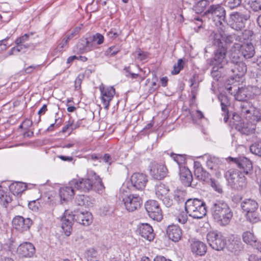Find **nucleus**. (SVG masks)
<instances>
[{
    "label": "nucleus",
    "instance_id": "nucleus-20",
    "mask_svg": "<svg viewBox=\"0 0 261 261\" xmlns=\"http://www.w3.org/2000/svg\"><path fill=\"white\" fill-rule=\"evenodd\" d=\"M32 224L31 219L30 218L24 219L20 216H17L12 220L13 228L20 232L29 230Z\"/></svg>",
    "mask_w": 261,
    "mask_h": 261
},
{
    "label": "nucleus",
    "instance_id": "nucleus-57",
    "mask_svg": "<svg viewBox=\"0 0 261 261\" xmlns=\"http://www.w3.org/2000/svg\"><path fill=\"white\" fill-rule=\"evenodd\" d=\"M211 186L218 193H221L223 191L221 186L216 181L211 180Z\"/></svg>",
    "mask_w": 261,
    "mask_h": 261
},
{
    "label": "nucleus",
    "instance_id": "nucleus-8",
    "mask_svg": "<svg viewBox=\"0 0 261 261\" xmlns=\"http://www.w3.org/2000/svg\"><path fill=\"white\" fill-rule=\"evenodd\" d=\"M229 185L233 189L241 190L245 189L247 184L246 178L234 169H229L225 174Z\"/></svg>",
    "mask_w": 261,
    "mask_h": 261
},
{
    "label": "nucleus",
    "instance_id": "nucleus-50",
    "mask_svg": "<svg viewBox=\"0 0 261 261\" xmlns=\"http://www.w3.org/2000/svg\"><path fill=\"white\" fill-rule=\"evenodd\" d=\"M182 63V59H180L178 60L177 65L174 66L173 70L171 71L172 74H177L180 72L181 69L183 68Z\"/></svg>",
    "mask_w": 261,
    "mask_h": 261
},
{
    "label": "nucleus",
    "instance_id": "nucleus-59",
    "mask_svg": "<svg viewBox=\"0 0 261 261\" xmlns=\"http://www.w3.org/2000/svg\"><path fill=\"white\" fill-rule=\"evenodd\" d=\"M83 75L79 74L75 80V88L76 90L80 89Z\"/></svg>",
    "mask_w": 261,
    "mask_h": 261
},
{
    "label": "nucleus",
    "instance_id": "nucleus-17",
    "mask_svg": "<svg viewBox=\"0 0 261 261\" xmlns=\"http://www.w3.org/2000/svg\"><path fill=\"white\" fill-rule=\"evenodd\" d=\"M125 208L129 212L138 210L142 204L141 198L137 195L129 194L122 197Z\"/></svg>",
    "mask_w": 261,
    "mask_h": 261
},
{
    "label": "nucleus",
    "instance_id": "nucleus-3",
    "mask_svg": "<svg viewBox=\"0 0 261 261\" xmlns=\"http://www.w3.org/2000/svg\"><path fill=\"white\" fill-rule=\"evenodd\" d=\"M235 105L238 112L246 120H252L254 122L261 121L260 113L250 101H238Z\"/></svg>",
    "mask_w": 261,
    "mask_h": 261
},
{
    "label": "nucleus",
    "instance_id": "nucleus-61",
    "mask_svg": "<svg viewBox=\"0 0 261 261\" xmlns=\"http://www.w3.org/2000/svg\"><path fill=\"white\" fill-rule=\"evenodd\" d=\"M58 120H59V119H56L55 123L50 124V125L47 128V130L48 131H52L53 130V127L55 125L57 127L60 126V125H61V122H60L58 123Z\"/></svg>",
    "mask_w": 261,
    "mask_h": 261
},
{
    "label": "nucleus",
    "instance_id": "nucleus-39",
    "mask_svg": "<svg viewBox=\"0 0 261 261\" xmlns=\"http://www.w3.org/2000/svg\"><path fill=\"white\" fill-rule=\"evenodd\" d=\"M243 241L246 244L253 246L256 243V238L250 231H245L242 234Z\"/></svg>",
    "mask_w": 261,
    "mask_h": 261
},
{
    "label": "nucleus",
    "instance_id": "nucleus-63",
    "mask_svg": "<svg viewBox=\"0 0 261 261\" xmlns=\"http://www.w3.org/2000/svg\"><path fill=\"white\" fill-rule=\"evenodd\" d=\"M47 106L46 105H44L42 108L39 110L38 112V114L41 115V114H44L45 112L47 111Z\"/></svg>",
    "mask_w": 261,
    "mask_h": 261
},
{
    "label": "nucleus",
    "instance_id": "nucleus-7",
    "mask_svg": "<svg viewBox=\"0 0 261 261\" xmlns=\"http://www.w3.org/2000/svg\"><path fill=\"white\" fill-rule=\"evenodd\" d=\"M98 33L87 35L81 38L73 48V52L77 54L87 53L97 48Z\"/></svg>",
    "mask_w": 261,
    "mask_h": 261
},
{
    "label": "nucleus",
    "instance_id": "nucleus-45",
    "mask_svg": "<svg viewBox=\"0 0 261 261\" xmlns=\"http://www.w3.org/2000/svg\"><path fill=\"white\" fill-rule=\"evenodd\" d=\"M68 42L65 40L64 38H63L61 43L55 49L53 53L54 56H57L58 54L62 53L64 48L67 46Z\"/></svg>",
    "mask_w": 261,
    "mask_h": 261
},
{
    "label": "nucleus",
    "instance_id": "nucleus-31",
    "mask_svg": "<svg viewBox=\"0 0 261 261\" xmlns=\"http://www.w3.org/2000/svg\"><path fill=\"white\" fill-rule=\"evenodd\" d=\"M191 248L193 253L200 256L204 255L207 250L206 245L199 241H193L191 244Z\"/></svg>",
    "mask_w": 261,
    "mask_h": 261
},
{
    "label": "nucleus",
    "instance_id": "nucleus-33",
    "mask_svg": "<svg viewBox=\"0 0 261 261\" xmlns=\"http://www.w3.org/2000/svg\"><path fill=\"white\" fill-rule=\"evenodd\" d=\"M220 161L219 158L215 156H210L206 161V166L208 168L212 170L216 171L215 174L217 177H219L221 173L218 171L219 168Z\"/></svg>",
    "mask_w": 261,
    "mask_h": 261
},
{
    "label": "nucleus",
    "instance_id": "nucleus-25",
    "mask_svg": "<svg viewBox=\"0 0 261 261\" xmlns=\"http://www.w3.org/2000/svg\"><path fill=\"white\" fill-rule=\"evenodd\" d=\"M33 34L32 33L25 34L20 37L17 38L15 40V43L17 45L11 48V49L8 53V56H11L16 53H18L22 50L23 48H28L29 46L23 44V43L29 41L30 37L33 36Z\"/></svg>",
    "mask_w": 261,
    "mask_h": 261
},
{
    "label": "nucleus",
    "instance_id": "nucleus-47",
    "mask_svg": "<svg viewBox=\"0 0 261 261\" xmlns=\"http://www.w3.org/2000/svg\"><path fill=\"white\" fill-rule=\"evenodd\" d=\"M81 29V27H77L74 30H73L70 33L67 34L64 37L65 40H67L69 42L74 37L76 36L80 32Z\"/></svg>",
    "mask_w": 261,
    "mask_h": 261
},
{
    "label": "nucleus",
    "instance_id": "nucleus-58",
    "mask_svg": "<svg viewBox=\"0 0 261 261\" xmlns=\"http://www.w3.org/2000/svg\"><path fill=\"white\" fill-rule=\"evenodd\" d=\"M41 67L40 65H32L30 66H28L25 69V71L27 73H31L34 70H38Z\"/></svg>",
    "mask_w": 261,
    "mask_h": 261
},
{
    "label": "nucleus",
    "instance_id": "nucleus-34",
    "mask_svg": "<svg viewBox=\"0 0 261 261\" xmlns=\"http://www.w3.org/2000/svg\"><path fill=\"white\" fill-rule=\"evenodd\" d=\"M194 175L198 180L203 181H207L210 178V174L201 166L195 168Z\"/></svg>",
    "mask_w": 261,
    "mask_h": 261
},
{
    "label": "nucleus",
    "instance_id": "nucleus-5",
    "mask_svg": "<svg viewBox=\"0 0 261 261\" xmlns=\"http://www.w3.org/2000/svg\"><path fill=\"white\" fill-rule=\"evenodd\" d=\"M258 205L254 199L246 198L241 202V207L247 221L256 223L261 220V217L257 212Z\"/></svg>",
    "mask_w": 261,
    "mask_h": 261
},
{
    "label": "nucleus",
    "instance_id": "nucleus-24",
    "mask_svg": "<svg viewBox=\"0 0 261 261\" xmlns=\"http://www.w3.org/2000/svg\"><path fill=\"white\" fill-rule=\"evenodd\" d=\"M17 253L21 257H31L35 253V248L32 243L24 242L19 245Z\"/></svg>",
    "mask_w": 261,
    "mask_h": 261
},
{
    "label": "nucleus",
    "instance_id": "nucleus-52",
    "mask_svg": "<svg viewBox=\"0 0 261 261\" xmlns=\"http://www.w3.org/2000/svg\"><path fill=\"white\" fill-rule=\"evenodd\" d=\"M250 6L254 11L261 10V0H256L252 2Z\"/></svg>",
    "mask_w": 261,
    "mask_h": 261
},
{
    "label": "nucleus",
    "instance_id": "nucleus-62",
    "mask_svg": "<svg viewBox=\"0 0 261 261\" xmlns=\"http://www.w3.org/2000/svg\"><path fill=\"white\" fill-rule=\"evenodd\" d=\"M260 258L254 254H251L248 257V261H260Z\"/></svg>",
    "mask_w": 261,
    "mask_h": 261
},
{
    "label": "nucleus",
    "instance_id": "nucleus-32",
    "mask_svg": "<svg viewBox=\"0 0 261 261\" xmlns=\"http://www.w3.org/2000/svg\"><path fill=\"white\" fill-rule=\"evenodd\" d=\"M218 99L220 101L221 110L224 113V120L225 122H227L228 119V107L230 105L228 97L224 94H220L218 96Z\"/></svg>",
    "mask_w": 261,
    "mask_h": 261
},
{
    "label": "nucleus",
    "instance_id": "nucleus-30",
    "mask_svg": "<svg viewBox=\"0 0 261 261\" xmlns=\"http://www.w3.org/2000/svg\"><path fill=\"white\" fill-rule=\"evenodd\" d=\"M74 187L72 185L64 187L60 189V196L61 200L68 201L72 199L75 194Z\"/></svg>",
    "mask_w": 261,
    "mask_h": 261
},
{
    "label": "nucleus",
    "instance_id": "nucleus-12",
    "mask_svg": "<svg viewBox=\"0 0 261 261\" xmlns=\"http://www.w3.org/2000/svg\"><path fill=\"white\" fill-rule=\"evenodd\" d=\"M235 98L237 101L247 100V98H261V91L255 87L239 88Z\"/></svg>",
    "mask_w": 261,
    "mask_h": 261
},
{
    "label": "nucleus",
    "instance_id": "nucleus-41",
    "mask_svg": "<svg viewBox=\"0 0 261 261\" xmlns=\"http://www.w3.org/2000/svg\"><path fill=\"white\" fill-rule=\"evenodd\" d=\"M186 192L181 190L177 189L174 192L173 197L177 203H182L185 200Z\"/></svg>",
    "mask_w": 261,
    "mask_h": 261
},
{
    "label": "nucleus",
    "instance_id": "nucleus-35",
    "mask_svg": "<svg viewBox=\"0 0 261 261\" xmlns=\"http://www.w3.org/2000/svg\"><path fill=\"white\" fill-rule=\"evenodd\" d=\"M10 190L14 195L18 196L26 189V186L21 182H16L10 186Z\"/></svg>",
    "mask_w": 261,
    "mask_h": 261
},
{
    "label": "nucleus",
    "instance_id": "nucleus-42",
    "mask_svg": "<svg viewBox=\"0 0 261 261\" xmlns=\"http://www.w3.org/2000/svg\"><path fill=\"white\" fill-rule=\"evenodd\" d=\"M250 151L256 155L261 156V140H258L250 146Z\"/></svg>",
    "mask_w": 261,
    "mask_h": 261
},
{
    "label": "nucleus",
    "instance_id": "nucleus-1",
    "mask_svg": "<svg viewBox=\"0 0 261 261\" xmlns=\"http://www.w3.org/2000/svg\"><path fill=\"white\" fill-rule=\"evenodd\" d=\"M222 37L220 34L215 32H213L210 36L212 45L215 47L214 56L213 60L212 61V65H213L212 70L213 76L220 77V75L218 73V70L227 63V47L222 42Z\"/></svg>",
    "mask_w": 261,
    "mask_h": 261
},
{
    "label": "nucleus",
    "instance_id": "nucleus-55",
    "mask_svg": "<svg viewBox=\"0 0 261 261\" xmlns=\"http://www.w3.org/2000/svg\"><path fill=\"white\" fill-rule=\"evenodd\" d=\"M87 200V198L84 195H78L76 198V202L79 205H84L85 204V202Z\"/></svg>",
    "mask_w": 261,
    "mask_h": 261
},
{
    "label": "nucleus",
    "instance_id": "nucleus-21",
    "mask_svg": "<svg viewBox=\"0 0 261 261\" xmlns=\"http://www.w3.org/2000/svg\"><path fill=\"white\" fill-rule=\"evenodd\" d=\"M167 169L163 164L152 163L150 165V174L155 179L161 180L167 174Z\"/></svg>",
    "mask_w": 261,
    "mask_h": 261
},
{
    "label": "nucleus",
    "instance_id": "nucleus-49",
    "mask_svg": "<svg viewBox=\"0 0 261 261\" xmlns=\"http://www.w3.org/2000/svg\"><path fill=\"white\" fill-rule=\"evenodd\" d=\"M242 0H225L226 5L230 9H234L239 6Z\"/></svg>",
    "mask_w": 261,
    "mask_h": 261
},
{
    "label": "nucleus",
    "instance_id": "nucleus-56",
    "mask_svg": "<svg viewBox=\"0 0 261 261\" xmlns=\"http://www.w3.org/2000/svg\"><path fill=\"white\" fill-rule=\"evenodd\" d=\"M136 53H137V59L140 61H143L145 60L148 56L147 53L143 51L140 49L137 51Z\"/></svg>",
    "mask_w": 261,
    "mask_h": 261
},
{
    "label": "nucleus",
    "instance_id": "nucleus-26",
    "mask_svg": "<svg viewBox=\"0 0 261 261\" xmlns=\"http://www.w3.org/2000/svg\"><path fill=\"white\" fill-rule=\"evenodd\" d=\"M72 215L75 221L84 226L89 225L92 221V214L89 212H76Z\"/></svg>",
    "mask_w": 261,
    "mask_h": 261
},
{
    "label": "nucleus",
    "instance_id": "nucleus-40",
    "mask_svg": "<svg viewBox=\"0 0 261 261\" xmlns=\"http://www.w3.org/2000/svg\"><path fill=\"white\" fill-rule=\"evenodd\" d=\"M208 4L209 2L207 0H200L194 6V10L197 14L201 13Z\"/></svg>",
    "mask_w": 261,
    "mask_h": 261
},
{
    "label": "nucleus",
    "instance_id": "nucleus-22",
    "mask_svg": "<svg viewBox=\"0 0 261 261\" xmlns=\"http://www.w3.org/2000/svg\"><path fill=\"white\" fill-rule=\"evenodd\" d=\"M147 182V176L143 173H135L130 177L132 187L134 189L142 190L145 188Z\"/></svg>",
    "mask_w": 261,
    "mask_h": 261
},
{
    "label": "nucleus",
    "instance_id": "nucleus-11",
    "mask_svg": "<svg viewBox=\"0 0 261 261\" xmlns=\"http://www.w3.org/2000/svg\"><path fill=\"white\" fill-rule=\"evenodd\" d=\"M232 120L236 128L241 134L249 135L254 133L256 122H254L252 120H246V122H242L240 117L237 114L233 115Z\"/></svg>",
    "mask_w": 261,
    "mask_h": 261
},
{
    "label": "nucleus",
    "instance_id": "nucleus-36",
    "mask_svg": "<svg viewBox=\"0 0 261 261\" xmlns=\"http://www.w3.org/2000/svg\"><path fill=\"white\" fill-rule=\"evenodd\" d=\"M252 35V31L248 30H245L240 35H237V38L236 39V42L240 43L249 42L248 41L250 39Z\"/></svg>",
    "mask_w": 261,
    "mask_h": 261
},
{
    "label": "nucleus",
    "instance_id": "nucleus-48",
    "mask_svg": "<svg viewBox=\"0 0 261 261\" xmlns=\"http://www.w3.org/2000/svg\"><path fill=\"white\" fill-rule=\"evenodd\" d=\"M113 162L111 156L108 153L105 154L103 156L99 158V162H103L108 166H110Z\"/></svg>",
    "mask_w": 261,
    "mask_h": 261
},
{
    "label": "nucleus",
    "instance_id": "nucleus-38",
    "mask_svg": "<svg viewBox=\"0 0 261 261\" xmlns=\"http://www.w3.org/2000/svg\"><path fill=\"white\" fill-rule=\"evenodd\" d=\"M169 190L165 185L160 184L155 187V194L159 199L167 195Z\"/></svg>",
    "mask_w": 261,
    "mask_h": 261
},
{
    "label": "nucleus",
    "instance_id": "nucleus-4",
    "mask_svg": "<svg viewBox=\"0 0 261 261\" xmlns=\"http://www.w3.org/2000/svg\"><path fill=\"white\" fill-rule=\"evenodd\" d=\"M185 211L190 217L201 219L206 214L205 203L197 198L189 199L185 204Z\"/></svg>",
    "mask_w": 261,
    "mask_h": 261
},
{
    "label": "nucleus",
    "instance_id": "nucleus-64",
    "mask_svg": "<svg viewBox=\"0 0 261 261\" xmlns=\"http://www.w3.org/2000/svg\"><path fill=\"white\" fill-rule=\"evenodd\" d=\"M154 261H172L170 259H167L163 256H157L154 259Z\"/></svg>",
    "mask_w": 261,
    "mask_h": 261
},
{
    "label": "nucleus",
    "instance_id": "nucleus-18",
    "mask_svg": "<svg viewBox=\"0 0 261 261\" xmlns=\"http://www.w3.org/2000/svg\"><path fill=\"white\" fill-rule=\"evenodd\" d=\"M229 160L235 163L238 167L246 175H250L252 173V164L251 161L246 157H239L238 158H229Z\"/></svg>",
    "mask_w": 261,
    "mask_h": 261
},
{
    "label": "nucleus",
    "instance_id": "nucleus-16",
    "mask_svg": "<svg viewBox=\"0 0 261 261\" xmlns=\"http://www.w3.org/2000/svg\"><path fill=\"white\" fill-rule=\"evenodd\" d=\"M145 207L148 216L153 220L160 221L163 219L161 208L156 201H147L145 204Z\"/></svg>",
    "mask_w": 261,
    "mask_h": 261
},
{
    "label": "nucleus",
    "instance_id": "nucleus-28",
    "mask_svg": "<svg viewBox=\"0 0 261 261\" xmlns=\"http://www.w3.org/2000/svg\"><path fill=\"white\" fill-rule=\"evenodd\" d=\"M166 232L168 238L173 242H178L181 238L182 230L178 225H169Z\"/></svg>",
    "mask_w": 261,
    "mask_h": 261
},
{
    "label": "nucleus",
    "instance_id": "nucleus-44",
    "mask_svg": "<svg viewBox=\"0 0 261 261\" xmlns=\"http://www.w3.org/2000/svg\"><path fill=\"white\" fill-rule=\"evenodd\" d=\"M217 33H219L222 36V42L223 43V41L225 42L227 44H230L233 42V41H236V39L237 38V35L233 34V35H226L223 33L221 32H216Z\"/></svg>",
    "mask_w": 261,
    "mask_h": 261
},
{
    "label": "nucleus",
    "instance_id": "nucleus-23",
    "mask_svg": "<svg viewBox=\"0 0 261 261\" xmlns=\"http://www.w3.org/2000/svg\"><path fill=\"white\" fill-rule=\"evenodd\" d=\"M137 232L144 239L150 242L154 239V233L152 227L148 223L138 225Z\"/></svg>",
    "mask_w": 261,
    "mask_h": 261
},
{
    "label": "nucleus",
    "instance_id": "nucleus-51",
    "mask_svg": "<svg viewBox=\"0 0 261 261\" xmlns=\"http://www.w3.org/2000/svg\"><path fill=\"white\" fill-rule=\"evenodd\" d=\"M119 51L120 48L119 47L112 46L108 49V50L106 51V54L109 56H113L118 53Z\"/></svg>",
    "mask_w": 261,
    "mask_h": 261
},
{
    "label": "nucleus",
    "instance_id": "nucleus-6",
    "mask_svg": "<svg viewBox=\"0 0 261 261\" xmlns=\"http://www.w3.org/2000/svg\"><path fill=\"white\" fill-rule=\"evenodd\" d=\"M87 176L86 178L72 179L69 182V185L74 186L75 189L81 192H89L92 189L98 176L95 172L89 170L87 172Z\"/></svg>",
    "mask_w": 261,
    "mask_h": 261
},
{
    "label": "nucleus",
    "instance_id": "nucleus-43",
    "mask_svg": "<svg viewBox=\"0 0 261 261\" xmlns=\"http://www.w3.org/2000/svg\"><path fill=\"white\" fill-rule=\"evenodd\" d=\"M171 156L173 160L177 163L178 165L179 169L180 167H184L182 165L185 163L186 158L185 155L179 154L171 153Z\"/></svg>",
    "mask_w": 261,
    "mask_h": 261
},
{
    "label": "nucleus",
    "instance_id": "nucleus-27",
    "mask_svg": "<svg viewBox=\"0 0 261 261\" xmlns=\"http://www.w3.org/2000/svg\"><path fill=\"white\" fill-rule=\"evenodd\" d=\"M74 221L72 215L66 211L61 219L62 228L66 236H70L72 230V221Z\"/></svg>",
    "mask_w": 261,
    "mask_h": 261
},
{
    "label": "nucleus",
    "instance_id": "nucleus-2",
    "mask_svg": "<svg viewBox=\"0 0 261 261\" xmlns=\"http://www.w3.org/2000/svg\"><path fill=\"white\" fill-rule=\"evenodd\" d=\"M213 218L220 226L229 224L233 217V212L229 205L224 200H216L211 207Z\"/></svg>",
    "mask_w": 261,
    "mask_h": 261
},
{
    "label": "nucleus",
    "instance_id": "nucleus-13",
    "mask_svg": "<svg viewBox=\"0 0 261 261\" xmlns=\"http://www.w3.org/2000/svg\"><path fill=\"white\" fill-rule=\"evenodd\" d=\"M230 61L229 64L231 68V71L237 77H242L246 73L247 67L245 64L240 60V57L238 55L236 56L230 54Z\"/></svg>",
    "mask_w": 261,
    "mask_h": 261
},
{
    "label": "nucleus",
    "instance_id": "nucleus-29",
    "mask_svg": "<svg viewBox=\"0 0 261 261\" xmlns=\"http://www.w3.org/2000/svg\"><path fill=\"white\" fill-rule=\"evenodd\" d=\"M180 179L182 184L186 187H189L191 185L193 180L192 174L190 170L185 167H180L179 173Z\"/></svg>",
    "mask_w": 261,
    "mask_h": 261
},
{
    "label": "nucleus",
    "instance_id": "nucleus-10",
    "mask_svg": "<svg viewBox=\"0 0 261 261\" xmlns=\"http://www.w3.org/2000/svg\"><path fill=\"white\" fill-rule=\"evenodd\" d=\"M229 51L231 55H241L245 59L251 58L255 53L254 48L250 42L244 43L234 42Z\"/></svg>",
    "mask_w": 261,
    "mask_h": 261
},
{
    "label": "nucleus",
    "instance_id": "nucleus-54",
    "mask_svg": "<svg viewBox=\"0 0 261 261\" xmlns=\"http://www.w3.org/2000/svg\"><path fill=\"white\" fill-rule=\"evenodd\" d=\"M177 220L181 224L186 223L188 220L187 213H185L184 212L179 213L177 216Z\"/></svg>",
    "mask_w": 261,
    "mask_h": 261
},
{
    "label": "nucleus",
    "instance_id": "nucleus-19",
    "mask_svg": "<svg viewBox=\"0 0 261 261\" xmlns=\"http://www.w3.org/2000/svg\"><path fill=\"white\" fill-rule=\"evenodd\" d=\"M99 90L101 95V100L103 107L106 109H108L110 102L115 94V90L113 87H106L102 84L100 86Z\"/></svg>",
    "mask_w": 261,
    "mask_h": 261
},
{
    "label": "nucleus",
    "instance_id": "nucleus-9",
    "mask_svg": "<svg viewBox=\"0 0 261 261\" xmlns=\"http://www.w3.org/2000/svg\"><path fill=\"white\" fill-rule=\"evenodd\" d=\"M205 14L211 19L217 26L220 25L225 19V10L220 5H212L205 11Z\"/></svg>",
    "mask_w": 261,
    "mask_h": 261
},
{
    "label": "nucleus",
    "instance_id": "nucleus-53",
    "mask_svg": "<svg viewBox=\"0 0 261 261\" xmlns=\"http://www.w3.org/2000/svg\"><path fill=\"white\" fill-rule=\"evenodd\" d=\"M160 199L162 200L164 204L167 207H171L173 204V200L167 195L164 196Z\"/></svg>",
    "mask_w": 261,
    "mask_h": 261
},
{
    "label": "nucleus",
    "instance_id": "nucleus-15",
    "mask_svg": "<svg viewBox=\"0 0 261 261\" xmlns=\"http://www.w3.org/2000/svg\"><path fill=\"white\" fill-rule=\"evenodd\" d=\"M248 12H235L230 15L229 22L231 28L240 30L245 27L246 21L249 18Z\"/></svg>",
    "mask_w": 261,
    "mask_h": 261
},
{
    "label": "nucleus",
    "instance_id": "nucleus-60",
    "mask_svg": "<svg viewBox=\"0 0 261 261\" xmlns=\"http://www.w3.org/2000/svg\"><path fill=\"white\" fill-rule=\"evenodd\" d=\"M6 41V39H3L1 41H0V53L7 49V48L9 47V45H8L5 42Z\"/></svg>",
    "mask_w": 261,
    "mask_h": 261
},
{
    "label": "nucleus",
    "instance_id": "nucleus-37",
    "mask_svg": "<svg viewBox=\"0 0 261 261\" xmlns=\"http://www.w3.org/2000/svg\"><path fill=\"white\" fill-rule=\"evenodd\" d=\"M12 200V197L9 192L3 190L0 186V204L7 207V204Z\"/></svg>",
    "mask_w": 261,
    "mask_h": 261
},
{
    "label": "nucleus",
    "instance_id": "nucleus-46",
    "mask_svg": "<svg viewBox=\"0 0 261 261\" xmlns=\"http://www.w3.org/2000/svg\"><path fill=\"white\" fill-rule=\"evenodd\" d=\"M86 256L88 261H98V252L94 249H90L87 252Z\"/></svg>",
    "mask_w": 261,
    "mask_h": 261
},
{
    "label": "nucleus",
    "instance_id": "nucleus-14",
    "mask_svg": "<svg viewBox=\"0 0 261 261\" xmlns=\"http://www.w3.org/2000/svg\"><path fill=\"white\" fill-rule=\"evenodd\" d=\"M207 241L213 249L217 251L223 250L226 245L224 238L221 233L216 231H211L207 233Z\"/></svg>",
    "mask_w": 261,
    "mask_h": 261
}]
</instances>
